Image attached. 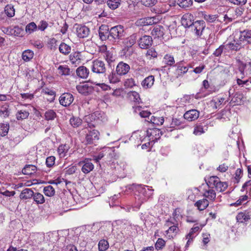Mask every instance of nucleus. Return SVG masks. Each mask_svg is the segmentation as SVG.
Wrapping results in <instances>:
<instances>
[{
	"label": "nucleus",
	"mask_w": 251,
	"mask_h": 251,
	"mask_svg": "<svg viewBox=\"0 0 251 251\" xmlns=\"http://www.w3.org/2000/svg\"><path fill=\"white\" fill-rule=\"evenodd\" d=\"M129 189L135 191V202L133 207L137 209H139L141 204L151 196L153 191V190L150 188L149 186L141 184H133Z\"/></svg>",
	"instance_id": "1"
},
{
	"label": "nucleus",
	"mask_w": 251,
	"mask_h": 251,
	"mask_svg": "<svg viewBox=\"0 0 251 251\" xmlns=\"http://www.w3.org/2000/svg\"><path fill=\"white\" fill-rule=\"evenodd\" d=\"M124 30L123 27L121 25H117L111 27L109 30L110 41L113 42H117L118 40L124 36Z\"/></svg>",
	"instance_id": "2"
},
{
	"label": "nucleus",
	"mask_w": 251,
	"mask_h": 251,
	"mask_svg": "<svg viewBox=\"0 0 251 251\" xmlns=\"http://www.w3.org/2000/svg\"><path fill=\"white\" fill-rule=\"evenodd\" d=\"M208 182L212 184L215 187L217 191L219 192L225 191L228 187V184L226 182H222L217 176H211Z\"/></svg>",
	"instance_id": "3"
},
{
	"label": "nucleus",
	"mask_w": 251,
	"mask_h": 251,
	"mask_svg": "<svg viewBox=\"0 0 251 251\" xmlns=\"http://www.w3.org/2000/svg\"><path fill=\"white\" fill-rule=\"evenodd\" d=\"M99 135L100 133L97 130H89L86 134L83 143L85 145L94 144L99 139Z\"/></svg>",
	"instance_id": "4"
},
{
	"label": "nucleus",
	"mask_w": 251,
	"mask_h": 251,
	"mask_svg": "<svg viewBox=\"0 0 251 251\" xmlns=\"http://www.w3.org/2000/svg\"><path fill=\"white\" fill-rule=\"evenodd\" d=\"M238 67L240 73L241 77L243 78L245 76L251 75V63H244L240 60H238Z\"/></svg>",
	"instance_id": "5"
},
{
	"label": "nucleus",
	"mask_w": 251,
	"mask_h": 251,
	"mask_svg": "<svg viewBox=\"0 0 251 251\" xmlns=\"http://www.w3.org/2000/svg\"><path fill=\"white\" fill-rule=\"evenodd\" d=\"M162 135V131L157 128H150L147 130V136L150 142L154 143L160 138Z\"/></svg>",
	"instance_id": "6"
},
{
	"label": "nucleus",
	"mask_w": 251,
	"mask_h": 251,
	"mask_svg": "<svg viewBox=\"0 0 251 251\" xmlns=\"http://www.w3.org/2000/svg\"><path fill=\"white\" fill-rule=\"evenodd\" d=\"M91 70L95 73L104 74L106 72L105 63L101 60H95L92 62Z\"/></svg>",
	"instance_id": "7"
},
{
	"label": "nucleus",
	"mask_w": 251,
	"mask_h": 251,
	"mask_svg": "<svg viewBox=\"0 0 251 251\" xmlns=\"http://www.w3.org/2000/svg\"><path fill=\"white\" fill-rule=\"evenodd\" d=\"M205 27L203 21H197L193 23L191 29L194 31L195 34L198 37H201Z\"/></svg>",
	"instance_id": "8"
},
{
	"label": "nucleus",
	"mask_w": 251,
	"mask_h": 251,
	"mask_svg": "<svg viewBox=\"0 0 251 251\" xmlns=\"http://www.w3.org/2000/svg\"><path fill=\"white\" fill-rule=\"evenodd\" d=\"M78 164L79 166H82L81 171L85 174L90 173L94 168L93 164L91 162V159L89 158H85L79 161Z\"/></svg>",
	"instance_id": "9"
},
{
	"label": "nucleus",
	"mask_w": 251,
	"mask_h": 251,
	"mask_svg": "<svg viewBox=\"0 0 251 251\" xmlns=\"http://www.w3.org/2000/svg\"><path fill=\"white\" fill-rule=\"evenodd\" d=\"M138 43L140 48L147 49L152 46L153 41L151 36L144 35L139 39Z\"/></svg>",
	"instance_id": "10"
},
{
	"label": "nucleus",
	"mask_w": 251,
	"mask_h": 251,
	"mask_svg": "<svg viewBox=\"0 0 251 251\" xmlns=\"http://www.w3.org/2000/svg\"><path fill=\"white\" fill-rule=\"evenodd\" d=\"M105 155L108 156L109 158H113L114 156V152L113 149L109 147L104 148L99 153L97 156L94 157V159L96 162H98Z\"/></svg>",
	"instance_id": "11"
},
{
	"label": "nucleus",
	"mask_w": 251,
	"mask_h": 251,
	"mask_svg": "<svg viewBox=\"0 0 251 251\" xmlns=\"http://www.w3.org/2000/svg\"><path fill=\"white\" fill-rule=\"evenodd\" d=\"M74 100L73 95L69 93H65L62 94L59 98V102L64 106H69Z\"/></svg>",
	"instance_id": "12"
},
{
	"label": "nucleus",
	"mask_w": 251,
	"mask_h": 251,
	"mask_svg": "<svg viewBox=\"0 0 251 251\" xmlns=\"http://www.w3.org/2000/svg\"><path fill=\"white\" fill-rule=\"evenodd\" d=\"M237 222L240 223H245L251 219V210H245L239 212L236 217Z\"/></svg>",
	"instance_id": "13"
},
{
	"label": "nucleus",
	"mask_w": 251,
	"mask_h": 251,
	"mask_svg": "<svg viewBox=\"0 0 251 251\" xmlns=\"http://www.w3.org/2000/svg\"><path fill=\"white\" fill-rule=\"evenodd\" d=\"M130 69V66L128 64L121 61L116 66V72L120 75H126Z\"/></svg>",
	"instance_id": "14"
},
{
	"label": "nucleus",
	"mask_w": 251,
	"mask_h": 251,
	"mask_svg": "<svg viewBox=\"0 0 251 251\" xmlns=\"http://www.w3.org/2000/svg\"><path fill=\"white\" fill-rule=\"evenodd\" d=\"M244 9L241 8H237L234 11L230 10L228 14H226L224 16L225 20L228 19L229 21L231 22L233 19L241 16L243 13Z\"/></svg>",
	"instance_id": "15"
},
{
	"label": "nucleus",
	"mask_w": 251,
	"mask_h": 251,
	"mask_svg": "<svg viewBox=\"0 0 251 251\" xmlns=\"http://www.w3.org/2000/svg\"><path fill=\"white\" fill-rule=\"evenodd\" d=\"M76 32L78 37L84 38L88 36L90 30L89 28L85 25H76Z\"/></svg>",
	"instance_id": "16"
},
{
	"label": "nucleus",
	"mask_w": 251,
	"mask_h": 251,
	"mask_svg": "<svg viewBox=\"0 0 251 251\" xmlns=\"http://www.w3.org/2000/svg\"><path fill=\"white\" fill-rule=\"evenodd\" d=\"M109 29L108 27L105 25H101L99 30V34L100 39L102 41L108 40L110 41V35H109Z\"/></svg>",
	"instance_id": "17"
},
{
	"label": "nucleus",
	"mask_w": 251,
	"mask_h": 251,
	"mask_svg": "<svg viewBox=\"0 0 251 251\" xmlns=\"http://www.w3.org/2000/svg\"><path fill=\"white\" fill-rule=\"evenodd\" d=\"M200 112L196 109H191L186 112L183 117L185 119L192 121L197 120L199 117Z\"/></svg>",
	"instance_id": "18"
},
{
	"label": "nucleus",
	"mask_w": 251,
	"mask_h": 251,
	"mask_svg": "<svg viewBox=\"0 0 251 251\" xmlns=\"http://www.w3.org/2000/svg\"><path fill=\"white\" fill-rule=\"evenodd\" d=\"M239 39L247 44L251 45V30H244L240 31Z\"/></svg>",
	"instance_id": "19"
},
{
	"label": "nucleus",
	"mask_w": 251,
	"mask_h": 251,
	"mask_svg": "<svg viewBox=\"0 0 251 251\" xmlns=\"http://www.w3.org/2000/svg\"><path fill=\"white\" fill-rule=\"evenodd\" d=\"M226 100L223 97H216L213 98L210 102V104L213 109L220 108L223 103H226Z\"/></svg>",
	"instance_id": "20"
},
{
	"label": "nucleus",
	"mask_w": 251,
	"mask_h": 251,
	"mask_svg": "<svg viewBox=\"0 0 251 251\" xmlns=\"http://www.w3.org/2000/svg\"><path fill=\"white\" fill-rule=\"evenodd\" d=\"M164 28L162 26L157 25L153 27L151 34L154 38L162 37L164 34Z\"/></svg>",
	"instance_id": "21"
},
{
	"label": "nucleus",
	"mask_w": 251,
	"mask_h": 251,
	"mask_svg": "<svg viewBox=\"0 0 251 251\" xmlns=\"http://www.w3.org/2000/svg\"><path fill=\"white\" fill-rule=\"evenodd\" d=\"M154 77L153 75H151L146 77L142 82V86L144 89H148L151 88L154 84Z\"/></svg>",
	"instance_id": "22"
},
{
	"label": "nucleus",
	"mask_w": 251,
	"mask_h": 251,
	"mask_svg": "<svg viewBox=\"0 0 251 251\" xmlns=\"http://www.w3.org/2000/svg\"><path fill=\"white\" fill-rule=\"evenodd\" d=\"M106 46H103L101 48V50L104 52V57L109 65H110V64L115 61V57L109 51H106Z\"/></svg>",
	"instance_id": "23"
},
{
	"label": "nucleus",
	"mask_w": 251,
	"mask_h": 251,
	"mask_svg": "<svg viewBox=\"0 0 251 251\" xmlns=\"http://www.w3.org/2000/svg\"><path fill=\"white\" fill-rule=\"evenodd\" d=\"M77 75L83 79L87 78L89 74V70L84 66L79 67L76 70Z\"/></svg>",
	"instance_id": "24"
},
{
	"label": "nucleus",
	"mask_w": 251,
	"mask_h": 251,
	"mask_svg": "<svg viewBox=\"0 0 251 251\" xmlns=\"http://www.w3.org/2000/svg\"><path fill=\"white\" fill-rule=\"evenodd\" d=\"M206 186L208 187V189H205L203 194V196L212 201H214L216 198V193L215 191L209 186L207 183Z\"/></svg>",
	"instance_id": "25"
},
{
	"label": "nucleus",
	"mask_w": 251,
	"mask_h": 251,
	"mask_svg": "<svg viewBox=\"0 0 251 251\" xmlns=\"http://www.w3.org/2000/svg\"><path fill=\"white\" fill-rule=\"evenodd\" d=\"M155 22L154 21V18L152 17H147L146 18H142L138 20L136 22V24L140 26H145L148 25H151Z\"/></svg>",
	"instance_id": "26"
},
{
	"label": "nucleus",
	"mask_w": 251,
	"mask_h": 251,
	"mask_svg": "<svg viewBox=\"0 0 251 251\" xmlns=\"http://www.w3.org/2000/svg\"><path fill=\"white\" fill-rule=\"evenodd\" d=\"M76 89L79 93L86 95L91 91L92 88L87 84H85L83 85H77L76 86Z\"/></svg>",
	"instance_id": "27"
},
{
	"label": "nucleus",
	"mask_w": 251,
	"mask_h": 251,
	"mask_svg": "<svg viewBox=\"0 0 251 251\" xmlns=\"http://www.w3.org/2000/svg\"><path fill=\"white\" fill-rule=\"evenodd\" d=\"M209 205V202L206 199H203L197 201L195 203V205L200 210H203L206 208Z\"/></svg>",
	"instance_id": "28"
},
{
	"label": "nucleus",
	"mask_w": 251,
	"mask_h": 251,
	"mask_svg": "<svg viewBox=\"0 0 251 251\" xmlns=\"http://www.w3.org/2000/svg\"><path fill=\"white\" fill-rule=\"evenodd\" d=\"M37 170V167L32 165H27L22 170V173L24 175H31L34 174Z\"/></svg>",
	"instance_id": "29"
},
{
	"label": "nucleus",
	"mask_w": 251,
	"mask_h": 251,
	"mask_svg": "<svg viewBox=\"0 0 251 251\" xmlns=\"http://www.w3.org/2000/svg\"><path fill=\"white\" fill-rule=\"evenodd\" d=\"M33 195L34 192L31 189L25 188L22 191L20 197L22 199L26 200L32 197Z\"/></svg>",
	"instance_id": "30"
},
{
	"label": "nucleus",
	"mask_w": 251,
	"mask_h": 251,
	"mask_svg": "<svg viewBox=\"0 0 251 251\" xmlns=\"http://www.w3.org/2000/svg\"><path fill=\"white\" fill-rule=\"evenodd\" d=\"M58 74L61 75H69L71 74L70 69L67 65H60L57 68Z\"/></svg>",
	"instance_id": "31"
},
{
	"label": "nucleus",
	"mask_w": 251,
	"mask_h": 251,
	"mask_svg": "<svg viewBox=\"0 0 251 251\" xmlns=\"http://www.w3.org/2000/svg\"><path fill=\"white\" fill-rule=\"evenodd\" d=\"M163 62L167 66H173L175 63V61L173 55L166 54L163 57Z\"/></svg>",
	"instance_id": "32"
},
{
	"label": "nucleus",
	"mask_w": 251,
	"mask_h": 251,
	"mask_svg": "<svg viewBox=\"0 0 251 251\" xmlns=\"http://www.w3.org/2000/svg\"><path fill=\"white\" fill-rule=\"evenodd\" d=\"M59 50L61 53L66 55L71 52V48L65 43H61L59 45Z\"/></svg>",
	"instance_id": "33"
},
{
	"label": "nucleus",
	"mask_w": 251,
	"mask_h": 251,
	"mask_svg": "<svg viewBox=\"0 0 251 251\" xmlns=\"http://www.w3.org/2000/svg\"><path fill=\"white\" fill-rule=\"evenodd\" d=\"M34 52L32 50H27L23 51L22 53V58L25 61H29L33 57Z\"/></svg>",
	"instance_id": "34"
},
{
	"label": "nucleus",
	"mask_w": 251,
	"mask_h": 251,
	"mask_svg": "<svg viewBox=\"0 0 251 251\" xmlns=\"http://www.w3.org/2000/svg\"><path fill=\"white\" fill-rule=\"evenodd\" d=\"M70 61L72 64L75 66L78 65L80 62V59L78 53H74L70 55Z\"/></svg>",
	"instance_id": "35"
},
{
	"label": "nucleus",
	"mask_w": 251,
	"mask_h": 251,
	"mask_svg": "<svg viewBox=\"0 0 251 251\" xmlns=\"http://www.w3.org/2000/svg\"><path fill=\"white\" fill-rule=\"evenodd\" d=\"M119 75L116 73L112 72L108 75V79L111 83H116L120 81Z\"/></svg>",
	"instance_id": "36"
},
{
	"label": "nucleus",
	"mask_w": 251,
	"mask_h": 251,
	"mask_svg": "<svg viewBox=\"0 0 251 251\" xmlns=\"http://www.w3.org/2000/svg\"><path fill=\"white\" fill-rule=\"evenodd\" d=\"M121 1V0H107V4L110 9L114 10L119 6Z\"/></svg>",
	"instance_id": "37"
},
{
	"label": "nucleus",
	"mask_w": 251,
	"mask_h": 251,
	"mask_svg": "<svg viewBox=\"0 0 251 251\" xmlns=\"http://www.w3.org/2000/svg\"><path fill=\"white\" fill-rule=\"evenodd\" d=\"M9 125L8 123H1L0 124V135L1 136L6 135L8 132Z\"/></svg>",
	"instance_id": "38"
},
{
	"label": "nucleus",
	"mask_w": 251,
	"mask_h": 251,
	"mask_svg": "<svg viewBox=\"0 0 251 251\" xmlns=\"http://www.w3.org/2000/svg\"><path fill=\"white\" fill-rule=\"evenodd\" d=\"M44 116L46 120H53L56 117V114L53 110L50 109L45 112Z\"/></svg>",
	"instance_id": "39"
},
{
	"label": "nucleus",
	"mask_w": 251,
	"mask_h": 251,
	"mask_svg": "<svg viewBox=\"0 0 251 251\" xmlns=\"http://www.w3.org/2000/svg\"><path fill=\"white\" fill-rule=\"evenodd\" d=\"M99 251H105L109 248V243L106 240L102 239L99 241L98 244Z\"/></svg>",
	"instance_id": "40"
},
{
	"label": "nucleus",
	"mask_w": 251,
	"mask_h": 251,
	"mask_svg": "<svg viewBox=\"0 0 251 251\" xmlns=\"http://www.w3.org/2000/svg\"><path fill=\"white\" fill-rule=\"evenodd\" d=\"M177 4L182 8H188L192 5L193 0H177Z\"/></svg>",
	"instance_id": "41"
},
{
	"label": "nucleus",
	"mask_w": 251,
	"mask_h": 251,
	"mask_svg": "<svg viewBox=\"0 0 251 251\" xmlns=\"http://www.w3.org/2000/svg\"><path fill=\"white\" fill-rule=\"evenodd\" d=\"M34 201L37 204H42L45 202V199L44 196L40 193H34L33 196Z\"/></svg>",
	"instance_id": "42"
},
{
	"label": "nucleus",
	"mask_w": 251,
	"mask_h": 251,
	"mask_svg": "<svg viewBox=\"0 0 251 251\" xmlns=\"http://www.w3.org/2000/svg\"><path fill=\"white\" fill-rule=\"evenodd\" d=\"M37 28V26L36 24L34 22H31L26 25L25 31L28 34H31L36 31Z\"/></svg>",
	"instance_id": "43"
},
{
	"label": "nucleus",
	"mask_w": 251,
	"mask_h": 251,
	"mask_svg": "<svg viewBox=\"0 0 251 251\" xmlns=\"http://www.w3.org/2000/svg\"><path fill=\"white\" fill-rule=\"evenodd\" d=\"M29 116V112L25 110H21L16 114V117L18 120L26 119Z\"/></svg>",
	"instance_id": "44"
},
{
	"label": "nucleus",
	"mask_w": 251,
	"mask_h": 251,
	"mask_svg": "<svg viewBox=\"0 0 251 251\" xmlns=\"http://www.w3.org/2000/svg\"><path fill=\"white\" fill-rule=\"evenodd\" d=\"M45 195L48 197H52L55 194V190L51 185L46 186L44 188Z\"/></svg>",
	"instance_id": "45"
},
{
	"label": "nucleus",
	"mask_w": 251,
	"mask_h": 251,
	"mask_svg": "<svg viewBox=\"0 0 251 251\" xmlns=\"http://www.w3.org/2000/svg\"><path fill=\"white\" fill-rule=\"evenodd\" d=\"M137 35L136 34H133L128 37L126 39L127 46L131 47L133 45L137 40Z\"/></svg>",
	"instance_id": "46"
},
{
	"label": "nucleus",
	"mask_w": 251,
	"mask_h": 251,
	"mask_svg": "<svg viewBox=\"0 0 251 251\" xmlns=\"http://www.w3.org/2000/svg\"><path fill=\"white\" fill-rule=\"evenodd\" d=\"M22 29L18 26L11 27V35L15 36H22Z\"/></svg>",
	"instance_id": "47"
},
{
	"label": "nucleus",
	"mask_w": 251,
	"mask_h": 251,
	"mask_svg": "<svg viewBox=\"0 0 251 251\" xmlns=\"http://www.w3.org/2000/svg\"><path fill=\"white\" fill-rule=\"evenodd\" d=\"M70 124L74 127H77L81 124V120L77 117H72L70 120Z\"/></svg>",
	"instance_id": "48"
},
{
	"label": "nucleus",
	"mask_w": 251,
	"mask_h": 251,
	"mask_svg": "<svg viewBox=\"0 0 251 251\" xmlns=\"http://www.w3.org/2000/svg\"><path fill=\"white\" fill-rule=\"evenodd\" d=\"M5 12L9 17H12L15 15V9L13 6L7 5L5 8Z\"/></svg>",
	"instance_id": "49"
},
{
	"label": "nucleus",
	"mask_w": 251,
	"mask_h": 251,
	"mask_svg": "<svg viewBox=\"0 0 251 251\" xmlns=\"http://www.w3.org/2000/svg\"><path fill=\"white\" fill-rule=\"evenodd\" d=\"M243 171L241 169H238L234 174V177L233 178V181L234 183H238L240 179L242 176Z\"/></svg>",
	"instance_id": "50"
},
{
	"label": "nucleus",
	"mask_w": 251,
	"mask_h": 251,
	"mask_svg": "<svg viewBox=\"0 0 251 251\" xmlns=\"http://www.w3.org/2000/svg\"><path fill=\"white\" fill-rule=\"evenodd\" d=\"M203 226H198L195 225L194 226L191 228L190 232L186 235V237L188 238L189 237L190 238H192L191 236H193V234L200 230L202 228Z\"/></svg>",
	"instance_id": "51"
},
{
	"label": "nucleus",
	"mask_w": 251,
	"mask_h": 251,
	"mask_svg": "<svg viewBox=\"0 0 251 251\" xmlns=\"http://www.w3.org/2000/svg\"><path fill=\"white\" fill-rule=\"evenodd\" d=\"M248 199L247 195H243L241 196L239 200H238L235 202L230 204L231 206H239L242 204L244 202L246 201Z\"/></svg>",
	"instance_id": "52"
},
{
	"label": "nucleus",
	"mask_w": 251,
	"mask_h": 251,
	"mask_svg": "<svg viewBox=\"0 0 251 251\" xmlns=\"http://www.w3.org/2000/svg\"><path fill=\"white\" fill-rule=\"evenodd\" d=\"M57 40L54 38H52L49 39L48 42V48L51 50H55L56 47Z\"/></svg>",
	"instance_id": "53"
},
{
	"label": "nucleus",
	"mask_w": 251,
	"mask_h": 251,
	"mask_svg": "<svg viewBox=\"0 0 251 251\" xmlns=\"http://www.w3.org/2000/svg\"><path fill=\"white\" fill-rule=\"evenodd\" d=\"M151 121L154 125H161L163 124L164 120L163 117H155L152 116Z\"/></svg>",
	"instance_id": "54"
},
{
	"label": "nucleus",
	"mask_w": 251,
	"mask_h": 251,
	"mask_svg": "<svg viewBox=\"0 0 251 251\" xmlns=\"http://www.w3.org/2000/svg\"><path fill=\"white\" fill-rule=\"evenodd\" d=\"M165 241L162 238H158L155 244V248L156 250H161L165 245Z\"/></svg>",
	"instance_id": "55"
},
{
	"label": "nucleus",
	"mask_w": 251,
	"mask_h": 251,
	"mask_svg": "<svg viewBox=\"0 0 251 251\" xmlns=\"http://www.w3.org/2000/svg\"><path fill=\"white\" fill-rule=\"evenodd\" d=\"M129 97H130L131 99H132L135 102L138 103H140L141 99L140 98V96L138 93L135 91H132L129 93Z\"/></svg>",
	"instance_id": "56"
},
{
	"label": "nucleus",
	"mask_w": 251,
	"mask_h": 251,
	"mask_svg": "<svg viewBox=\"0 0 251 251\" xmlns=\"http://www.w3.org/2000/svg\"><path fill=\"white\" fill-rule=\"evenodd\" d=\"M157 53L154 49L151 48L147 50L146 56L150 59L151 58H156L157 56Z\"/></svg>",
	"instance_id": "57"
},
{
	"label": "nucleus",
	"mask_w": 251,
	"mask_h": 251,
	"mask_svg": "<svg viewBox=\"0 0 251 251\" xmlns=\"http://www.w3.org/2000/svg\"><path fill=\"white\" fill-rule=\"evenodd\" d=\"M68 147L66 145H60L58 148V152L60 156L64 157L67 152Z\"/></svg>",
	"instance_id": "58"
},
{
	"label": "nucleus",
	"mask_w": 251,
	"mask_h": 251,
	"mask_svg": "<svg viewBox=\"0 0 251 251\" xmlns=\"http://www.w3.org/2000/svg\"><path fill=\"white\" fill-rule=\"evenodd\" d=\"M226 48H229V49H230L231 50H235V51H237L240 50V47H239V45H237V44H236V43H235V41H234V42L233 43L231 42V43H229L227 44L226 45Z\"/></svg>",
	"instance_id": "59"
},
{
	"label": "nucleus",
	"mask_w": 251,
	"mask_h": 251,
	"mask_svg": "<svg viewBox=\"0 0 251 251\" xmlns=\"http://www.w3.org/2000/svg\"><path fill=\"white\" fill-rule=\"evenodd\" d=\"M135 85V81L132 78H127L124 82V86L126 87L132 88Z\"/></svg>",
	"instance_id": "60"
},
{
	"label": "nucleus",
	"mask_w": 251,
	"mask_h": 251,
	"mask_svg": "<svg viewBox=\"0 0 251 251\" xmlns=\"http://www.w3.org/2000/svg\"><path fill=\"white\" fill-rule=\"evenodd\" d=\"M204 132L202 126L197 125L194 128L193 133L196 135H200Z\"/></svg>",
	"instance_id": "61"
},
{
	"label": "nucleus",
	"mask_w": 251,
	"mask_h": 251,
	"mask_svg": "<svg viewBox=\"0 0 251 251\" xmlns=\"http://www.w3.org/2000/svg\"><path fill=\"white\" fill-rule=\"evenodd\" d=\"M226 49V46L224 45H222L214 51L213 54L216 57L220 56L223 53L224 50Z\"/></svg>",
	"instance_id": "62"
},
{
	"label": "nucleus",
	"mask_w": 251,
	"mask_h": 251,
	"mask_svg": "<svg viewBox=\"0 0 251 251\" xmlns=\"http://www.w3.org/2000/svg\"><path fill=\"white\" fill-rule=\"evenodd\" d=\"M55 158L54 156H50L47 158L46 164L48 167L53 166L55 163Z\"/></svg>",
	"instance_id": "63"
},
{
	"label": "nucleus",
	"mask_w": 251,
	"mask_h": 251,
	"mask_svg": "<svg viewBox=\"0 0 251 251\" xmlns=\"http://www.w3.org/2000/svg\"><path fill=\"white\" fill-rule=\"evenodd\" d=\"M217 17H218L216 15H213L207 14H205L203 17L204 20L209 23H213L215 22L216 20Z\"/></svg>",
	"instance_id": "64"
}]
</instances>
